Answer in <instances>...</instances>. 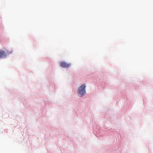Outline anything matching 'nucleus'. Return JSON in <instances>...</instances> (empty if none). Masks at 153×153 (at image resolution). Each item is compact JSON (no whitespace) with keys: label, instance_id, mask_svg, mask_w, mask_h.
Wrapping results in <instances>:
<instances>
[{"label":"nucleus","instance_id":"obj_1","mask_svg":"<svg viewBox=\"0 0 153 153\" xmlns=\"http://www.w3.org/2000/svg\"><path fill=\"white\" fill-rule=\"evenodd\" d=\"M78 94L81 96L84 95L85 93V85H81L78 89Z\"/></svg>","mask_w":153,"mask_h":153},{"label":"nucleus","instance_id":"obj_2","mask_svg":"<svg viewBox=\"0 0 153 153\" xmlns=\"http://www.w3.org/2000/svg\"><path fill=\"white\" fill-rule=\"evenodd\" d=\"M60 65L62 68H67L70 67L71 64L70 63H67L64 62H60Z\"/></svg>","mask_w":153,"mask_h":153},{"label":"nucleus","instance_id":"obj_4","mask_svg":"<svg viewBox=\"0 0 153 153\" xmlns=\"http://www.w3.org/2000/svg\"><path fill=\"white\" fill-rule=\"evenodd\" d=\"M12 52L13 51L11 49L6 50V52H5L6 53V56H7V54H11Z\"/></svg>","mask_w":153,"mask_h":153},{"label":"nucleus","instance_id":"obj_3","mask_svg":"<svg viewBox=\"0 0 153 153\" xmlns=\"http://www.w3.org/2000/svg\"><path fill=\"white\" fill-rule=\"evenodd\" d=\"M6 57V53L3 51L0 50V58Z\"/></svg>","mask_w":153,"mask_h":153}]
</instances>
